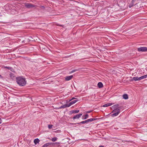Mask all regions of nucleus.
<instances>
[{
  "label": "nucleus",
  "instance_id": "30",
  "mask_svg": "<svg viewBox=\"0 0 147 147\" xmlns=\"http://www.w3.org/2000/svg\"><path fill=\"white\" fill-rule=\"evenodd\" d=\"M119 5H120V3H119Z\"/></svg>",
  "mask_w": 147,
  "mask_h": 147
},
{
  "label": "nucleus",
  "instance_id": "13",
  "mask_svg": "<svg viewBox=\"0 0 147 147\" xmlns=\"http://www.w3.org/2000/svg\"><path fill=\"white\" fill-rule=\"evenodd\" d=\"M98 88H101L103 87V85L102 82H99L98 83Z\"/></svg>",
  "mask_w": 147,
  "mask_h": 147
},
{
  "label": "nucleus",
  "instance_id": "22",
  "mask_svg": "<svg viewBox=\"0 0 147 147\" xmlns=\"http://www.w3.org/2000/svg\"><path fill=\"white\" fill-rule=\"evenodd\" d=\"M142 79L146 78L147 77V74L144 76H141Z\"/></svg>",
  "mask_w": 147,
  "mask_h": 147
},
{
  "label": "nucleus",
  "instance_id": "21",
  "mask_svg": "<svg viewBox=\"0 0 147 147\" xmlns=\"http://www.w3.org/2000/svg\"><path fill=\"white\" fill-rule=\"evenodd\" d=\"M79 69H74V70H72L71 72V73H73V72H76V71H78V70H79Z\"/></svg>",
  "mask_w": 147,
  "mask_h": 147
},
{
  "label": "nucleus",
  "instance_id": "16",
  "mask_svg": "<svg viewBox=\"0 0 147 147\" xmlns=\"http://www.w3.org/2000/svg\"><path fill=\"white\" fill-rule=\"evenodd\" d=\"M112 104L111 103H107V104H105L103 106V107H107L111 105H112Z\"/></svg>",
  "mask_w": 147,
  "mask_h": 147
},
{
  "label": "nucleus",
  "instance_id": "12",
  "mask_svg": "<svg viewBox=\"0 0 147 147\" xmlns=\"http://www.w3.org/2000/svg\"><path fill=\"white\" fill-rule=\"evenodd\" d=\"M69 105L68 104H65L63 105H62L59 108V109H63L65 108L69 107V106H68Z\"/></svg>",
  "mask_w": 147,
  "mask_h": 147
},
{
  "label": "nucleus",
  "instance_id": "14",
  "mask_svg": "<svg viewBox=\"0 0 147 147\" xmlns=\"http://www.w3.org/2000/svg\"><path fill=\"white\" fill-rule=\"evenodd\" d=\"M123 98L125 99H127L128 98V95L126 94H124L123 96Z\"/></svg>",
  "mask_w": 147,
  "mask_h": 147
},
{
  "label": "nucleus",
  "instance_id": "24",
  "mask_svg": "<svg viewBox=\"0 0 147 147\" xmlns=\"http://www.w3.org/2000/svg\"><path fill=\"white\" fill-rule=\"evenodd\" d=\"M76 99V98H75L74 97H72V98L70 100H69V101H71V100H74V99Z\"/></svg>",
  "mask_w": 147,
  "mask_h": 147
},
{
  "label": "nucleus",
  "instance_id": "5",
  "mask_svg": "<svg viewBox=\"0 0 147 147\" xmlns=\"http://www.w3.org/2000/svg\"><path fill=\"white\" fill-rule=\"evenodd\" d=\"M25 6L28 8L34 7V5L30 3H25Z\"/></svg>",
  "mask_w": 147,
  "mask_h": 147
},
{
  "label": "nucleus",
  "instance_id": "8",
  "mask_svg": "<svg viewBox=\"0 0 147 147\" xmlns=\"http://www.w3.org/2000/svg\"><path fill=\"white\" fill-rule=\"evenodd\" d=\"M78 101V100L76 99L72 101H71L68 104L69 106V107H70L71 105H73L74 104H75L76 102Z\"/></svg>",
  "mask_w": 147,
  "mask_h": 147
},
{
  "label": "nucleus",
  "instance_id": "6",
  "mask_svg": "<svg viewBox=\"0 0 147 147\" xmlns=\"http://www.w3.org/2000/svg\"><path fill=\"white\" fill-rule=\"evenodd\" d=\"M73 77V75L66 76L65 78V80L66 81H68L71 80Z\"/></svg>",
  "mask_w": 147,
  "mask_h": 147
},
{
  "label": "nucleus",
  "instance_id": "2",
  "mask_svg": "<svg viewBox=\"0 0 147 147\" xmlns=\"http://www.w3.org/2000/svg\"><path fill=\"white\" fill-rule=\"evenodd\" d=\"M17 83L19 85L24 86L26 85V81L24 78L21 77H18L16 78Z\"/></svg>",
  "mask_w": 147,
  "mask_h": 147
},
{
  "label": "nucleus",
  "instance_id": "15",
  "mask_svg": "<svg viewBox=\"0 0 147 147\" xmlns=\"http://www.w3.org/2000/svg\"><path fill=\"white\" fill-rule=\"evenodd\" d=\"M40 140L38 138L35 139L34 140V142L35 144H36L37 143H38Z\"/></svg>",
  "mask_w": 147,
  "mask_h": 147
},
{
  "label": "nucleus",
  "instance_id": "11",
  "mask_svg": "<svg viewBox=\"0 0 147 147\" xmlns=\"http://www.w3.org/2000/svg\"><path fill=\"white\" fill-rule=\"evenodd\" d=\"M53 143H50V142L47 143L45 144H44L43 146L42 147H47L49 145H52Z\"/></svg>",
  "mask_w": 147,
  "mask_h": 147
},
{
  "label": "nucleus",
  "instance_id": "9",
  "mask_svg": "<svg viewBox=\"0 0 147 147\" xmlns=\"http://www.w3.org/2000/svg\"><path fill=\"white\" fill-rule=\"evenodd\" d=\"M82 114L81 113L80 114H78L76 115V116H74L73 117V119H79L80 118L82 115Z\"/></svg>",
  "mask_w": 147,
  "mask_h": 147
},
{
  "label": "nucleus",
  "instance_id": "17",
  "mask_svg": "<svg viewBox=\"0 0 147 147\" xmlns=\"http://www.w3.org/2000/svg\"><path fill=\"white\" fill-rule=\"evenodd\" d=\"M79 111V110H73L72 111H71V113H78Z\"/></svg>",
  "mask_w": 147,
  "mask_h": 147
},
{
  "label": "nucleus",
  "instance_id": "25",
  "mask_svg": "<svg viewBox=\"0 0 147 147\" xmlns=\"http://www.w3.org/2000/svg\"><path fill=\"white\" fill-rule=\"evenodd\" d=\"M2 122V121L1 118H0V124H1Z\"/></svg>",
  "mask_w": 147,
  "mask_h": 147
},
{
  "label": "nucleus",
  "instance_id": "19",
  "mask_svg": "<svg viewBox=\"0 0 147 147\" xmlns=\"http://www.w3.org/2000/svg\"><path fill=\"white\" fill-rule=\"evenodd\" d=\"M84 117V118H83V119H85L87 118L88 117V115L87 114H86L85 115H83L82 116V117Z\"/></svg>",
  "mask_w": 147,
  "mask_h": 147
},
{
  "label": "nucleus",
  "instance_id": "3",
  "mask_svg": "<svg viewBox=\"0 0 147 147\" xmlns=\"http://www.w3.org/2000/svg\"><path fill=\"white\" fill-rule=\"evenodd\" d=\"M137 50L139 52H146L147 51V47H142L138 48Z\"/></svg>",
  "mask_w": 147,
  "mask_h": 147
},
{
  "label": "nucleus",
  "instance_id": "1",
  "mask_svg": "<svg viewBox=\"0 0 147 147\" xmlns=\"http://www.w3.org/2000/svg\"><path fill=\"white\" fill-rule=\"evenodd\" d=\"M112 107L115 109L112 112L114 113L111 115V116L112 117H115L118 115L120 113L121 108V107H119V105L118 104L114 105Z\"/></svg>",
  "mask_w": 147,
  "mask_h": 147
},
{
  "label": "nucleus",
  "instance_id": "4",
  "mask_svg": "<svg viewBox=\"0 0 147 147\" xmlns=\"http://www.w3.org/2000/svg\"><path fill=\"white\" fill-rule=\"evenodd\" d=\"M96 119H95L94 118H91L90 119H88L86 120L82 121L79 123H78V124H80V123H82V124H84L85 123H88L89 122H91L94 120Z\"/></svg>",
  "mask_w": 147,
  "mask_h": 147
},
{
  "label": "nucleus",
  "instance_id": "27",
  "mask_svg": "<svg viewBox=\"0 0 147 147\" xmlns=\"http://www.w3.org/2000/svg\"><path fill=\"white\" fill-rule=\"evenodd\" d=\"M99 147H104L103 146H100Z\"/></svg>",
  "mask_w": 147,
  "mask_h": 147
},
{
  "label": "nucleus",
  "instance_id": "28",
  "mask_svg": "<svg viewBox=\"0 0 147 147\" xmlns=\"http://www.w3.org/2000/svg\"><path fill=\"white\" fill-rule=\"evenodd\" d=\"M72 124L73 125H75V124H76V123H72Z\"/></svg>",
  "mask_w": 147,
  "mask_h": 147
},
{
  "label": "nucleus",
  "instance_id": "23",
  "mask_svg": "<svg viewBox=\"0 0 147 147\" xmlns=\"http://www.w3.org/2000/svg\"><path fill=\"white\" fill-rule=\"evenodd\" d=\"M48 126L49 128L50 129L52 128L53 125H48Z\"/></svg>",
  "mask_w": 147,
  "mask_h": 147
},
{
  "label": "nucleus",
  "instance_id": "7",
  "mask_svg": "<svg viewBox=\"0 0 147 147\" xmlns=\"http://www.w3.org/2000/svg\"><path fill=\"white\" fill-rule=\"evenodd\" d=\"M142 79L141 77H140L139 78L138 77H134L132 80H134L135 81H139L141 80Z\"/></svg>",
  "mask_w": 147,
  "mask_h": 147
},
{
  "label": "nucleus",
  "instance_id": "31",
  "mask_svg": "<svg viewBox=\"0 0 147 147\" xmlns=\"http://www.w3.org/2000/svg\"><path fill=\"white\" fill-rule=\"evenodd\" d=\"M1 76L0 75V76Z\"/></svg>",
  "mask_w": 147,
  "mask_h": 147
},
{
  "label": "nucleus",
  "instance_id": "26",
  "mask_svg": "<svg viewBox=\"0 0 147 147\" xmlns=\"http://www.w3.org/2000/svg\"><path fill=\"white\" fill-rule=\"evenodd\" d=\"M91 112V111H88L87 112V113H89Z\"/></svg>",
  "mask_w": 147,
  "mask_h": 147
},
{
  "label": "nucleus",
  "instance_id": "10",
  "mask_svg": "<svg viewBox=\"0 0 147 147\" xmlns=\"http://www.w3.org/2000/svg\"><path fill=\"white\" fill-rule=\"evenodd\" d=\"M136 0H132L131 2V3L129 4V7L130 8L131 7L134 5V2Z\"/></svg>",
  "mask_w": 147,
  "mask_h": 147
},
{
  "label": "nucleus",
  "instance_id": "29",
  "mask_svg": "<svg viewBox=\"0 0 147 147\" xmlns=\"http://www.w3.org/2000/svg\"><path fill=\"white\" fill-rule=\"evenodd\" d=\"M61 26H63V25H61Z\"/></svg>",
  "mask_w": 147,
  "mask_h": 147
},
{
  "label": "nucleus",
  "instance_id": "18",
  "mask_svg": "<svg viewBox=\"0 0 147 147\" xmlns=\"http://www.w3.org/2000/svg\"><path fill=\"white\" fill-rule=\"evenodd\" d=\"M57 138L56 137H55L52 138L51 139V140L52 142H54L56 141L57 140Z\"/></svg>",
  "mask_w": 147,
  "mask_h": 147
},
{
  "label": "nucleus",
  "instance_id": "20",
  "mask_svg": "<svg viewBox=\"0 0 147 147\" xmlns=\"http://www.w3.org/2000/svg\"><path fill=\"white\" fill-rule=\"evenodd\" d=\"M15 99V98H11L9 100V101L11 103V104H14L15 103V102H12V101L11 100H14Z\"/></svg>",
  "mask_w": 147,
  "mask_h": 147
}]
</instances>
